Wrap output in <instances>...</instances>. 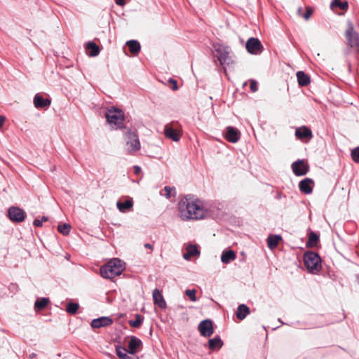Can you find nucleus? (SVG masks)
Returning a JSON list of instances; mask_svg holds the SVG:
<instances>
[{
	"label": "nucleus",
	"mask_w": 359,
	"mask_h": 359,
	"mask_svg": "<svg viewBox=\"0 0 359 359\" xmlns=\"http://www.w3.org/2000/svg\"><path fill=\"white\" fill-rule=\"evenodd\" d=\"M177 210L178 215L183 221L203 219L209 215L202 201L190 195L183 197L178 202Z\"/></svg>",
	"instance_id": "f257e3e1"
},
{
	"label": "nucleus",
	"mask_w": 359,
	"mask_h": 359,
	"mask_svg": "<svg viewBox=\"0 0 359 359\" xmlns=\"http://www.w3.org/2000/svg\"><path fill=\"white\" fill-rule=\"evenodd\" d=\"M124 270V263L118 258H114L106 264L102 266L100 272L102 277L107 279H112L121 275Z\"/></svg>",
	"instance_id": "f03ea898"
},
{
	"label": "nucleus",
	"mask_w": 359,
	"mask_h": 359,
	"mask_svg": "<svg viewBox=\"0 0 359 359\" xmlns=\"http://www.w3.org/2000/svg\"><path fill=\"white\" fill-rule=\"evenodd\" d=\"M107 121L113 128H121L123 125L124 113L114 107L108 108L105 114Z\"/></svg>",
	"instance_id": "7ed1b4c3"
},
{
	"label": "nucleus",
	"mask_w": 359,
	"mask_h": 359,
	"mask_svg": "<svg viewBox=\"0 0 359 359\" xmlns=\"http://www.w3.org/2000/svg\"><path fill=\"white\" fill-rule=\"evenodd\" d=\"M214 50L221 65H231L234 64L233 56L230 55V48L220 43L214 45Z\"/></svg>",
	"instance_id": "20e7f679"
},
{
	"label": "nucleus",
	"mask_w": 359,
	"mask_h": 359,
	"mask_svg": "<svg viewBox=\"0 0 359 359\" xmlns=\"http://www.w3.org/2000/svg\"><path fill=\"white\" fill-rule=\"evenodd\" d=\"M126 147L129 154L137 151L140 149V142L138 135L131 129H126L124 133Z\"/></svg>",
	"instance_id": "39448f33"
},
{
	"label": "nucleus",
	"mask_w": 359,
	"mask_h": 359,
	"mask_svg": "<svg viewBox=\"0 0 359 359\" xmlns=\"http://www.w3.org/2000/svg\"><path fill=\"white\" fill-rule=\"evenodd\" d=\"M320 257L316 252H307L304 255V264L311 272L320 270Z\"/></svg>",
	"instance_id": "423d86ee"
},
{
	"label": "nucleus",
	"mask_w": 359,
	"mask_h": 359,
	"mask_svg": "<svg viewBox=\"0 0 359 359\" xmlns=\"http://www.w3.org/2000/svg\"><path fill=\"white\" fill-rule=\"evenodd\" d=\"M346 37L348 46L354 48L355 51L359 52V36L353 29V25L351 22L348 23V29L346 31Z\"/></svg>",
	"instance_id": "0eeeda50"
},
{
	"label": "nucleus",
	"mask_w": 359,
	"mask_h": 359,
	"mask_svg": "<svg viewBox=\"0 0 359 359\" xmlns=\"http://www.w3.org/2000/svg\"><path fill=\"white\" fill-rule=\"evenodd\" d=\"M247 51L253 55L260 54L263 51V46L257 38L251 37L248 39L245 44Z\"/></svg>",
	"instance_id": "6e6552de"
},
{
	"label": "nucleus",
	"mask_w": 359,
	"mask_h": 359,
	"mask_svg": "<svg viewBox=\"0 0 359 359\" xmlns=\"http://www.w3.org/2000/svg\"><path fill=\"white\" fill-rule=\"evenodd\" d=\"M9 219L13 222H22L25 220L26 212L18 207H11L8 211Z\"/></svg>",
	"instance_id": "1a4fd4ad"
},
{
	"label": "nucleus",
	"mask_w": 359,
	"mask_h": 359,
	"mask_svg": "<svg viewBox=\"0 0 359 359\" xmlns=\"http://www.w3.org/2000/svg\"><path fill=\"white\" fill-rule=\"evenodd\" d=\"M198 329L201 334L205 337H210L214 332L212 322L209 319L202 320L199 323Z\"/></svg>",
	"instance_id": "9d476101"
},
{
	"label": "nucleus",
	"mask_w": 359,
	"mask_h": 359,
	"mask_svg": "<svg viewBox=\"0 0 359 359\" xmlns=\"http://www.w3.org/2000/svg\"><path fill=\"white\" fill-rule=\"evenodd\" d=\"M292 170L296 176L306 175L309 170V165L305 164L303 160H297L292 163Z\"/></svg>",
	"instance_id": "9b49d317"
},
{
	"label": "nucleus",
	"mask_w": 359,
	"mask_h": 359,
	"mask_svg": "<svg viewBox=\"0 0 359 359\" xmlns=\"http://www.w3.org/2000/svg\"><path fill=\"white\" fill-rule=\"evenodd\" d=\"M241 137L240 131L232 126H228L226 128V133L225 135L226 140L231 143H236L238 142Z\"/></svg>",
	"instance_id": "f8f14e48"
},
{
	"label": "nucleus",
	"mask_w": 359,
	"mask_h": 359,
	"mask_svg": "<svg viewBox=\"0 0 359 359\" xmlns=\"http://www.w3.org/2000/svg\"><path fill=\"white\" fill-rule=\"evenodd\" d=\"M113 323V320L107 316H102L98 318L93 319L90 325L93 328H100L103 327H107Z\"/></svg>",
	"instance_id": "ddd939ff"
},
{
	"label": "nucleus",
	"mask_w": 359,
	"mask_h": 359,
	"mask_svg": "<svg viewBox=\"0 0 359 359\" xmlns=\"http://www.w3.org/2000/svg\"><path fill=\"white\" fill-rule=\"evenodd\" d=\"M314 182L310 178H305L299 183V190L305 194H310L313 191Z\"/></svg>",
	"instance_id": "4468645a"
},
{
	"label": "nucleus",
	"mask_w": 359,
	"mask_h": 359,
	"mask_svg": "<svg viewBox=\"0 0 359 359\" xmlns=\"http://www.w3.org/2000/svg\"><path fill=\"white\" fill-rule=\"evenodd\" d=\"M33 102L34 107L37 109H46L51 104L50 99L43 98L39 93L34 95Z\"/></svg>",
	"instance_id": "2eb2a0df"
},
{
	"label": "nucleus",
	"mask_w": 359,
	"mask_h": 359,
	"mask_svg": "<svg viewBox=\"0 0 359 359\" xmlns=\"http://www.w3.org/2000/svg\"><path fill=\"white\" fill-rule=\"evenodd\" d=\"M164 133L166 137L174 142H178L180 139V133L179 130L172 128L169 124L164 127Z\"/></svg>",
	"instance_id": "dca6fc26"
},
{
	"label": "nucleus",
	"mask_w": 359,
	"mask_h": 359,
	"mask_svg": "<svg viewBox=\"0 0 359 359\" xmlns=\"http://www.w3.org/2000/svg\"><path fill=\"white\" fill-rule=\"evenodd\" d=\"M295 136L297 139L302 140L304 138L311 140L312 138V132L306 126L299 127L295 130Z\"/></svg>",
	"instance_id": "f3484780"
},
{
	"label": "nucleus",
	"mask_w": 359,
	"mask_h": 359,
	"mask_svg": "<svg viewBox=\"0 0 359 359\" xmlns=\"http://www.w3.org/2000/svg\"><path fill=\"white\" fill-rule=\"evenodd\" d=\"M141 345V340L135 336H132L128 343V353L132 355L137 353Z\"/></svg>",
	"instance_id": "a211bd4d"
},
{
	"label": "nucleus",
	"mask_w": 359,
	"mask_h": 359,
	"mask_svg": "<svg viewBox=\"0 0 359 359\" xmlns=\"http://www.w3.org/2000/svg\"><path fill=\"white\" fill-rule=\"evenodd\" d=\"M154 304L161 309L166 307V302L158 289H155L152 293Z\"/></svg>",
	"instance_id": "6ab92c4d"
},
{
	"label": "nucleus",
	"mask_w": 359,
	"mask_h": 359,
	"mask_svg": "<svg viewBox=\"0 0 359 359\" xmlns=\"http://www.w3.org/2000/svg\"><path fill=\"white\" fill-rule=\"evenodd\" d=\"M133 206V200L131 198H128L126 201L122 202L118 201L116 203V207L118 210L121 212H126L129 211Z\"/></svg>",
	"instance_id": "aec40b11"
},
{
	"label": "nucleus",
	"mask_w": 359,
	"mask_h": 359,
	"mask_svg": "<svg viewBox=\"0 0 359 359\" xmlns=\"http://www.w3.org/2000/svg\"><path fill=\"white\" fill-rule=\"evenodd\" d=\"M87 54L90 57H95L100 53L99 46L93 41H89L86 45Z\"/></svg>",
	"instance_id": "412c9836"
},
{
	"label": "nucleus",
	"mask_w": 359,
	"mask_h": 359,
	"mask_svg": "<svg viewBox=\"0 0 359 359\" xmlns=\"http://www.w3.org/2000/svg\"><path fill=\"white\" fill-rule=\"evenodd\" d=\"M187 252L183 255V257L186 260H189L191 257L198 255L200 252L195 245H189L187 247Z\"/></svg>",
	"instance_id": "4be33fe9"
},
{
	"label": "nucleus",
	"mask_w": 359,
	"mask_h": 359,
	"mask_svg": "<svg viewBox=\"0 0 359 359\" xmlns=\"http://www.w3.org/2000/svg\"><path fill=\"white\" fill-rule=\"evenodd\" d=\"M208 345L210 350H218L223 346V341L219 336H216L208 341Z\"/></svg>",
	"instance_id": "5701e85b"
},
{
	"label": "nucleus",
	"mask_w": 359,
	"mask_h": 359,
	"mask_svg": "<svg viewBox=\"0 0 359 359\" xmlns=\"http://www.w3.org/2000/svg\"><path fill=\"white\" fill-rule=\"evenodd\" d=\"M297 77L298 83L301 86H307L311 82L309 76L302 71L297 73Z\"/></svg>",
	"instance_id": "b1692460"
},
{
	"label": "nucleus",
	"mask_w": 359,
	"mask_h": 359,
	"mask_svg": "<svg viewBox=\"0 0 359 359\" xmlns=\"http://www.w3.org/2000/svg\"><path fill=\"white\" fill-rule=\"evenodd\" d=\"M236 256L233 250L224 251L221 256V261L224 264H229L236 259Z\"/></svg>",
	"instance_id": "393cba45"
},
{
	"label": "nucleus",
	"mask_w": 359,
	"mask_h": 359,
	"mask_svg": "<svg viewBox=\"0 0 359 359\" xmlns=\"http://www.w3.org/2000/svg\"><path fill=\"white\" fill-rule=\"evenodd\" d=\"M126 45L128 46L130 53L136 55L139 53L140 50V44L136 40H130L127 41Z\"/></svg>",
	"instance_id": "a878e982"
},
{
	"label": "nucleus",
	"mask_w": 359,
	"mask_h": 359,
	"mask_svg": "<svg viewBox=\"0 0 359 359\" xmlns=\"http://www.w3.org/2000/svg\"><path fill=\"white\" fill-rule=\"evenodd\" d=\"M250 313V309L245 304H240L236 311V316L240 320H243Z\"/></svg>",
	"instance_id": "bb28decb"
},
{
	"label": "nucleus",
	"mask_w": 359,
	"mask_h": 359,
	"mask_svg": "<svg viewBox=\"0 0 359 359\" xmlns=\"http://www.w3.org/2000/svg\"><path fill=\"white\" fill-rule=\"evenodd\" d=\"M282 239L279 235H270L267 238V245L270 249H273L277 247L279 241Z\"/></svg>",
	"instance_id": "cd10ccee"
},
{
	"label": "nucleus",
	"mask_w": 359,
	"mask_h": 359,
	"mask_svg": "<svg viewBox=\"0 0 359 359\" xmlns=\"http://www.w3.org/2000/svg\"><path fill=\"white\" fill-rule=\"evenodd\" d=\"M318 242H319V236L317 235L315 232L311 231L309 233V240L306 242V247H308V248L316 247Z\"/></svg>",
	"instance_id": "c85d7f7f"
},
{
	"label": "nucleus",
	"mask_w": 359,
	"mask_h": 359,
	"mask_svg": "<svg viewBox=\"0 0 359 359\" xmlns=\"http://www.w3.org/2000/svg\"><path fill=\"white\" fill-rule=\"evenodd\" d=\"M116 353L120 359H133L127 354V353H128V350L123 346H117L116 347Z\"/></svg>",
	"instance_id": "c756f323"
},
{
	"label": "nucleus",
	"mask_w": 359,
	"mask_h": 359,
	"mask_svg": "<svg viewBox=\"0 0 359 359\" xmlns=\"http://www.w3.org/2000/svg\"><path fill=\"white\" fill-rule=\"evenodd\" d=\"M48 302L49 299L48 298L38 299L34 303V309L39 311L42 310L47 306Z\"/></svg>",
	"instance_id": "7c9ffc66"
},
{
	"label": "nucleus",
	"mask_w": 359,
	"mask_h": 359,
	"mask_svg": "<svg viewBox=\"0 0 359 359\" xmlns=\"http://www.w3.org/2000/svg\"><path fill=\"white\" fill-rule=\"evenodd\" d=\"M348 2H341L339 0H333L331 3V8L339 7L341 10H346L348 8Z\"/></svg>",
	"instance_id": "2f4dec72"
},
{
	"label": "nucleus",
	"mask_w": 359,
	"mask_h": 359,
	"mask_svg": "<svg viewBox=\"0 0 359 359\" xmlns=\"http://www.w3.org/2000/svg\"><path fill=\"white\" fill-rule=\"evenodd\" d=\"M79 304L76 303L70 302L67 305L66 311L69 313L75 314L79 309Z\"/></svg>",
	"instance_id": "473e14b6"
},
{
	"label": "nucleus",
	"mask_w": 359,
	"mask_h": 359,
	"mask_svg": "<svg viewBox=\"0 0 359 359\" xmlns=\"http://www.w3.org/2000/svg\"><path fill=\"white\" fill-rule=\"evenodd\" d=\"M71 226L68 224H63L57 226V230L63 235H68L70 231Z\"/></svg>",
	"instance_id": "72a5a7b5"
},
{
	"label": "nucleus",
	"mask_w": 359,
	"mask_h": 359,
	"mask_svg": "<svg viewBox=\"0 0 359 359\" xmlns=\"http://www.w3.org/2000/svg\"><path fill=\"white\" fill-rule=\"evenodd\" d=\"M142 318L140 315L137 314L135 316V320H130L129 324L133 327H139L142 324Z\"/></svg>",
	"instance_id": "f704fd0d"
},
{
	"label": "nucleus",
	"mask_w": 359,
	"mask_h": 359,
	"mask_svg": "<svg viewBox=\"0 0 359 359\" xmlns=\"http://www.w3.org/2000/svg\"><path fill=\"white\" fill-rule=\"evenodd\" d=\"M351 156L355 163H359V147L351 150Z\"/></svg>",
	"instance_id": "c9c22d12"
},
{
	"label": "nucleus",
	"mask_w": 359,
	"mask_h": 359,
	"mask_svg": "<svg viewBox=\"0 0 359 359\" xmlns=\"http://www.w3.org/2000/svg\"><path fill=\"white\" fill-rule=\"evenodd\" d=\"M185 294L189 297V299L191 302H196V290L194 289L192 290H187L185 291Z\"/></svg>",
	"instance_id": "e433bc0d"
},
{
	"label": "nucleus",
	"mask_w": 359,
	"mask_h": 359,
	"mask_svg": "<svg viewBox=\"0 0 359 359\" xmlns=\"http://www.w3.org/2000/svg\"><path fill=\"white\" fill-rule=\"evenodd\" d=\"M164 191L165 192L164 196L167 198H170L171 197V192H172V191H175V188L166 186L164 187Z\"/></svg>",
	"instance_id": "4c0bfd02"
},
{
	"label": "nucleus",
	"mask_w": 359,
	"mask_h": 359,
	"mask_svg": "<svg viewBox=\"0 0 359 359\" xmlns=\"http://www.w3.org/2000/svg\"><path fill=\"white\" fill-rule=\"evenodd\" d=\"M313 12V10L312 8L311 7H306V13L302 15V17L306 20H308L311 15H312Z\"/></svg>",
	"instance_id": "58836bf2"
},
{
	"label": "nucleus",
	"mask_w": 359,
	"mask_h": 359,
	"mask_svg": "<svg viewBox=\"0 0 359 359\" xmlns=\"http://www.w3.org/2000/svg\"><path fill=\"white\" fill-rule=\"evenodd\" d=\"M257 82L255 80H250V90L252 92L257 90Z\"/></svg>",
	"instance_id": "ea45409f"
},
{
	"label": "nucleus",
	"mask_w": 359,
	"mask_h": 359,
	"mask_svg": "<svg viewBox=\"0 0 359 359\" xmlns=\"http://www.w3.org/2000/svg\"><path fill=\"white\" fill-rule=\"evenodd\" d=\"M168 83H171L172 84V89L173 90H176L178 89V86H177V83L175 80H174L173 79H169L168 80Z\"/></svg>",
	"instance_id": "a19ab883"
},
{
	"label": "nucleus",
	"mask_w": 359,
	"mask_h": 359,
	"mask_svg": "<svg viewBox=\"0 0 359 359\" xmlns=\"http://www.w3.org/2000/svg\"><path fill=\"white\" fill-rule=\"evenodd\" d=\"M42 221L38 219H34L33 224L36 226H42Z\"/></svg>",
	"instance_id": "79ce46f5"
},
{
	"label": "nucleus",
	"mask_w": 359,
	"mask_h": 359,
	"mask_svg": "<svg viewBox=\"0 0 359 359\" xmlns=\"http://www.w3.org/2000/svg\"><path fill=\"white\" fill-rule=\"evenodd\" d=\"M115 3L120 6H123L126 5V0H115Z\"/></svg>",
	"instance_id": "37998d69"
},
{
	"label": "nucleus",
	"mask_w": 359,
	"mask_h": 359,
	"mask_svg": "<svg viewBox=\"0 0 359 359\" xmlns=\"http://www.w3.org/2000/svg\"><path fill=\"white\" fill-rule=\"evenodd\" d=\"M133 168L135 175H138L141 171V168L138 165H135Z\"/></svg>",
	"instance_id": "c03bdc74"
},
{
	"label": "nucleus",
	"mask_w": 359,
	"mask_h": 359,
	"mask_svg": "<svg viewBox=\"0 0 359 359\" xmlns=\"http://www.w3.org/2000/svg\"><path fill=\"white\" fill-rule=\"evenodd\" d=\"M5 117L0 115V128H1L4 121H5Z\"/></svg>",
	"instance_id": "a18cd8bd"
},
{
	"label": "nucleus",
	"mask_w": 359,
	"mask_h": 359,
	"mask_svg": "<svg viewBox=\"0 0 359 359\" xmlns=\"http://www.w3.org/2000/svg\"><path fill=\"white\" fill-rule=\"evenodd\" d=\"M144 248H147V249H149V250H153V246L150 243L144 244Z\"/></svg>",
	"instance_id": "49530a36"
},
{
	"label": "nucleus",
	"mask_w": 359,
	"mask_h": 359,
	"mask_svg": "<svg viewBox=\"0 0 359 359\" xmlns=\"http://www.w3.org/2000/svg\"><path fill=\"white\" fill-rule=\"evenodd\" d=\"M48 220V217L46 216H43L41 219L42 222H46Z\"/></svg>",
	"instance_id": "de8ad7c7"
},
{
	"label": "nucleus",
	"mask_w": 359,
	"mask_h": 359,
	"mask_svg": "<svg viewBox=\"0 0 359 359\" xmlns=\"http://www.w3.org/2000/svg\"><path fill=\"white\" fill-rule=\"evenodd\" d=\"M35 356H36V354H35V353H32V354L30 355V357H31V358H33V357H35Z\"/></svg>",
	"instance_id": "09e8293b"
},
{
	"label": "nucleus",
	"mask_w": 359,
	"mask_h": 359,
	"mask_svg": "<svg viewBox=\"0 0 359 359\" xmlns=\"http://www.w3.org/2000/svg\"><path fill=\"white\" fill-rule=\"evenodd\" d=\"M301 11H302V8H299V9H298V13H300V12H301Z\"/></svg>",
	"instance_id": "8fccbe9b"
}]
</instances>
